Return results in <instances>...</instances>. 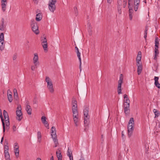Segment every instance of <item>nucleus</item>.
Instances as JSON below:
<instances>
[{
    "label": "nucleus",
    "instance_id": "3c124183",
    "mask_svg": "<svg viewBox=\"0 0 160 160\" xmlns=\"http://www.w3.org/2000/svg\"><path fill=\"white\" fill-rule=\"evenodd\" d=\"M4 48V45L1 44H0V49L1 51H2Z\"/></svg>",
    "mask_w": 160,
    "mask_h": 160
},
{
    "label": "nucleus",
    "instance_id": "f03ea898",
    "mask_svg": "<svg viewBox=\"0 0 160 160\" xmlns=\"http://www.w3.org/2000/svg\"><path fill=\"white\" fill-rule=\"evenodd\" d=\"M31 25L32 27V31L36 34L39 33L38 27L37 22H35L34 20H32L31 21Z\"/></svg>",
    "mask_w": 160,
    "mask_h": 160
},
{
    "label": "nucleus",
    "instance_id": "393cba45",
    "mask_svg": "<svg viewBox=\"0 0 160 160\" xmlns=\"http://www.w3.org/2000/svg\"><path fill=\"white\" fill-rule=\"evenodd\" d=\"M53 141H54V143L55 144V146H54V147H57V146H58V140L56 138V135L55 134H54L53 136Z\"/></svg>",
    "mask_w": 160,
    "mask_h": 160
},
{
    "label": "nucleus",
    "instance_id": "39448f33",
    "mask_svg": "<svg viewBox=\"0 0 160 160\" xmlns=\"http://www.w3.org/2000/svg\"><path fill=\"white\" fill-rule=\"evenodd\" d=\"M123 75L122 74H121L120 76L119 80L118 81L117 92L118 94L121 93V85L123 82Z\"/></svg>",
    "mask_w": 160,
    "mask_h": 160
},
{
    "label": "nucleus",
    "instance_id": "9d476101",
    "mask_svg": "<svg viewBox=\"0 0 160 160\" xmlns=\"http://www.w3.org/2000/svg\"><path fill=\"white\" fill-rule=\"evenodd\" d=\"M61 149L60 148H58L56 151V155L58 158V160H62V156L61 154Z\"/></svg>",
    "mask_w": 160,
    "mask_h": 160
},
{
    "label": "nucleus",
    "instance_id": "2f4dec72",
    "mask_svg": "<svg viewBox=\"0 0 160 160\" xmlns=\"http://www.w3.org/2000/svg\"><path fill=\"white\" fill-rule=\"evenodd\" d=\"M142 65H139L138 66L137 72L138 75H139L142 72Z\"/></svg>",
    "mask_w": 160,
    "mask_h": 160
},
{
    "label": "nucleus",
    "instance_id": "69168bd1",
    "mask_svg": "<svg viewBox=\"0 0 160 160\" xmlns=\"http://www.w3.org/2000/svg\"><path fill=\"white\" fill-rule=\"evenodd\" d=\"M4 143H5V145H8V140H7L5 139V140Z\"/></svg>",
    "mask_w": 160,
    "mask_h": 160
},
{
    "label": "nucleus",
    "instance_id": "37998d69",
    "mask_svg": "<svg viewBox=\"0 0 160 160\" xmlns=\"http://www.w3.org/2000/svg\"><path fill=\"white\" fill-rule=\"evenodd\" d=\"M38 65H35V64L34 65H32L31 66V69L32 71H34L36 68H37Z\"/></svg>",
    "mask_w": 160,
    "mask_h": 160
},
{
    "label": "nucleus",
    "instance_id": "6e6552de",
    "mask_svg": "<svg viewBox=\"0 0 160 160\" xmlns=\"http://www.w3.org/2000/svg\"><path fill=\"white\" fill-rule=\"evenodd\" d=\"M73 119L74 124L76 126L78 125V113H73Z\"/></svg>",
    "mask_w": 160,
    "mask_h": 160
},
{
    "label": "nucleus",
    "instance_id": "4d7b16f0",
    "mask_svg": "<svg viewBox=\"0 0 160 160\" xmlns=\"http://www.w3.org/2000/svg\"><path fill=\"white\" fill-rule=\"evenodd\" d=\"M79 62H80L79 68L80 69V71L81 72V64H82L81 59L79 60Z\"/></svg>",
    "mask_w": 160,
    "mask_h": 160
},
{
    "label": "nucleus",
    "instance_id": "1a4fd4ad",
    "mask_svg": "<svg viewBox=\"0 0 160 160\" xmlns=\"http://www.w3.org/2000/svg\"><path fill=\"white\" fill-rule=\"evenodd\" d=\"M6 29V25L5 24L3 18H2L0 24V30L5 31Z\"/></svg>",
    "mask_w": 160,
    "mask_h": 160
},
{
    "label": "nucleus",
    "instance_id": "f8f14e48",
    "mask_svg": "<svg viewBox=\"0 0 160 160\" xmlns=\"http://www.w3.org/2000/svg\"><path fill=\"white\" fill-rule=\"evenodd\" d=\"M34 57L33 59V63L35 65L39 64V62H38V56L37 54L35 53L34 54Z\"/></svg>",
    "mask_w": 160,
    "mask_h": 160
},
{
    "label": "nucleus",
    "instance_id": "473e14b6",
    "mask_svg": "<svg viewBox=\"0 0 160 160\" xmlns=\"http://www.w3.org/2000/svg\"><path fill=\"white\" fill-rule=\"evenodd\" d=\"M42 44L45 51L46 52H46H47L48 51V43L47 42L45 43H42Z\"/></svg>",
    "mask_w": 160,
    "mask_h": 160
},
{
    "label": "nucleus",
    "instance_id": "8fccbe9b",
    "mask_svg": "<svg viewBox=\"0 0 160 160\" xmlns=\"http://www.w3.org/2000/svg\"><path fill=\"white\" fill-rule=\"evenodd\" d=\"M147 29H146L144 31V37L145 39H146L147 37Z\"/></svg>",
    "mask_w": 160,
    "mask_h": 160
},
{
    "label": "nucleus",
    "instance_id": "de8ad7c7",
    "mask_svg": "<svg viewBox=\"0 0 160 160\" xmlns=\"http://www.w3.org/2000/svg\"><path fill=\"white\" fill-rule=\"evenodd\" d=\"M8 145H5L4 148V152H8Z\"/></svg>",
    "mask_w": 160,
    "mask_h": 160
},
{
    "label": "nucleus",
    "instance_id": "5fc2aeb1",
    "mask_svg": "<svg viewBox=\"0 0 160 160\" xmlns=\"http://www.w3.org/2000/svg\"><path fill=\"white\" fill-rule=\"evenodd\" d=\"M123 1V8H125L126 5H127V1L126 0H124Z\"/></svg>",
    "mask_w": 160,
    "mask_h": 160
},
{
    "label": "nucleus",
    "instance_id": "5701e85b",
    "mask_svg": "<svg viewBox=\"0 0 160 160\" xmlns=\"http://www.w3.org/2000/svg\"><path fill=\"white\" fill-rule=\"evenodd\" d=\"M13 93L14 99L16 100H18V99L19 98L17 90L16 88L14 89Z\"/></svg>",
    "mask_w": 160,
    "mask_h": 160
},
{
    "label": "nucleus",
    "instance_id": "ddd939ff",
    "mask_svg": "<svg viewBox=\"0 0 160 160\" xmlns=\"http://www.w3.org/2000/svg\"><path fill=\"white\" fill-rule=\"evenodd\" d=\"M26 103L27 106L26 108V110L29 115H31L32 114V109L30 106L29 105L28 102H26Z\"/></svg>",
    "mask_w": 160,
    "mask_h": 160
},
{
    "label": "nucleus",
    "instance_id": "4be33fe9",
    "mask_svg": "<svg viewBox=\"0 0 160 160\" xmlns=\"http://www.w3.org/2000/svg\"><path fill=\"white\" fill-rule=\"evenodd\" d=\"M159 48L155 47V54L154 58V59L156 60L157 58V57L159 54V52L158 50Z\"/></svg>",
    "mask_w": 160,
    "mask_h": 160
},
{
    "label": "nucleus",
    "instance_id": "aec40b11",
    "mask_svg": "<svg viewBox=\"0 0 160 160\" xmlns=\"http://www.w3.org/2000/svg\"><path fill=\"white\" fill-rule=\"evenodd\" d=\"M72 109L73 113L76 114V113H78L77 105H72Z\"/></svg>",
    "mask_w": 160,
    "mask_h": 160
},
{
    "label": "nucleus",
    "instance_id": "6ab92c4d",
    "mask_svg": "<svg viewBox=\"0 0 160 160\" xmlns=\"http://www.w3.org/2000/svg\"><path fill=\"white\" fill-rule=\"evenodd\" d=\"M7 95L8 101L10 102H11L12 101V92L9 89L7 91Z\"/></svg>",
    "mask_w": 160,
    "mask_h": 160
},
{
    "label": "nucleus",
    "instance_id": "cd10ccee",
    "mask_svg": "<svg viewBox=\"0 0 160 160\" xmlns=\"http://www.w3.org/2000/svg\"><path fill=\"white\" fill-rule=\"evenodd\" d=\"M155 47L159 48V40L157 37H156L155 40Z\"/></svg>",
    "mask_w": 160,
    "mask_h": 160
},
{
    "label": "nucleus",
    "instance_id": "4468645a",
    "mask_svg": "<svg viewBox=\"0 0 160 160\" xmlns=\"http://www.w3.org/2000/svg\"><path fill=\"white\" fill-rule=\"evenodd\" d=\"M3 114L5 122H9L8 114L5 110H4L3 111Z\"/></svg>",
    "mask_w": 160,
    "mask_h": 160
},
{
    "label": "nucleus",
    "instance_id": "680f3d73",
    "mask_svg": "<svg viewBox=\"0 0 160 160\" xmlns=\"http://www.w3.org/2000/svg\"><path fill=\"white\" fill-rule=\"evenodd\" d=\"M54 134H55L56 135V132H54L53 133H52L51 132V136H52V138L53 139V136L54 135Z\"/></svg>",
    "mask_w": 160,
    "mask_h": 160
},
{
    "label": "nucleus",
    "instance_id": "f704fd0d",
    "mask_svg": "<svg viewBox=\"0 0 160 160\" xmlns=\"http://www.w3.org/2000/svg\"><path fill=\"white\" fill-rule=\"evenodd\" d=\"M139 53H141V52H139L136 58V61H140L141 59V54H139Z\"/></svg>",
    "mask_w": 160,
    "mask_h": 160
},
{
    "label": "nucleus",
    "instance_id": "052dcab7",
    "mask_svg": "<svg viewBox=\"0 0 160 160\" xmlns=\"http://www.w3.org/2000/svg\"><path fill=\"white\" fill-rule=\"evenodd\" d=\"M113 0H107V2L108 3L111 4Z\"/></svg>",
    "mask_w": 160,
    "mask_h": 160
},
{
    "label": "nucleus",
    "instance_id": "4c0bfd02",
    "mask_svg": "<svg viewBox=\"0 0 160 160\" xmlns=\"http://www.w3.org/2000/svg\"><path fill=\"white\" fill-rule=\"evenodd\" d=\"M6 126V129L8 131L9 129V125H10V122H5Z\"/></svg>",
    "mask_w": 160,
    "mask_h": 160
},
{
    "label": "nucleus",
    "instance_id": "49530a36",
    "mask_svg": "<svg viewBox=\"0 0 160 160\" xmlns=\"http://www.w3.org/2000/svg\"><path fill=\"white\" fill-rule=\"evenodd\" d=\"M124 103H130V101L128 98L125 99L124 100Z\"/></svg>",
    "mask_w": 160,
    "mask_h": 160
},
{
    "label": "nucleus",
    "instance_id": "7ed1b4c3",
    "mask_svg": "<svg viewBox=\"0 0 160 160\" xmlns=\"http://www.w3.org/2000/svg\"><path fill=\"white\" fill-rule=\"evenodd\" d=\"M45 81L47 83V88L51 92H53L54 91L53 85L51 79L48 77H46Z\"/></svg>",
    "mask_w": 160,
    "mask_h": 160
},
{
    "label": "nucleus",
    "instance_id": "dca6fc26",
    "mask_svg": "<svg viewBox=\"0 0 160 160\" xmlns=\"http://www.w3.org/2000/svg\"><path fill=\"white\" fill-rule=\"evenodd\" d=\"M134 9L135 11H137L140 3V0H134Z\"/></svg>",
    "mask_w": 160,
    "mask_h": 160
},
{
    "label": "nucleus",
    "instance_id": "c756f323",
    "mask_svg": "<svg viewBox=\"0 0 160 160\" xmlns=\"http://www.w3.org/2000/svg\"><path fill=\"white\" fill-rule=\"evenodd\" d=\"M153 112L155 114V118H156L157 117H158L160 114V113L158 111L157 109H154L153 110Z\"/></svg>",
    "mask_w": 160,
    "mask_h": 160
},
{
    "label": "nucleus",
    "instance_id": "f257e3e1",
    "mask_svg": "<svg viewBox=\"0 0 160 160\" xmlns=\"http://www.w3.org/2000/svg\"><path fill=\"white\" fill-rule=\"evenodd\" d=\"M134 120L133 118H130L128 125V136L130 138L132 135L134 128Z\"/></svg>",
    "mask_w": 160,
    "mask_h": 160
},
{
    "label": "nucleus",
    "instance_id": "0e129e2a",
    "mask_svg": "<svg viewBox=\"0 0 160 160\" xmlns=\"http://www.w3.org/2000/svg\"><path fill=\"white\" fill-rule=\"evenodd\" d=\"M16 127L15 126H13L12 129L14 131H15L16 130Z\"/></svg>",
    "mask_w": 160,
    "mask_h": 160
},
{
    "label": "nucleus",
    "instance_id": "c9c22d12",
    "mask_svg": "<svg viewBox=\"0 0 160 160\" xmlns=\"http://www.w3.org/2000/svg\"><path fill=\"white\" fill-rule=\"evenodd\" d=\"M5 157L7 160H9L10 155L8 152H4Z\"/></svg>",
    "mask_w": 160,
    "mask_h": 160
},
{
    "label": "nucleus",
    "instance_id": "423d86ee",
    "mask_svg": "<svg viewBox=\"0 0 160 160\" xmlns=\"http://www.w3.org/2000/svg\"><path fill=\"white\" fill-rule=\"evenodd\" d=\"M16 112L17 117L16 119L18 121H20L22 118V113L21 112V108L20 105H18L17 108Z\"/></svg>",
    "mask_w": 160,
    "mask_h": 160
},
{
    "label": "nucleus",
    "instance_id": "13d9d810",
    "mask_svg": "<svg viewBox=\"0 0 160 160\" xmlns=\"http://www.w3.org/2000/svg\"><path fill=\"white\" fill-rule=\"evenodd\" d=\"M123 97H124V99H127V98H128V96L127 94H124V95H123Z\"/></svg>",
    "mask_w": 160,
    "mask_h": 160
},
{
    "label": "nucleus",
    "instance_id": "0eeeda50",
    "mask_svg": "<svg viewBox=\"0 0 160 160\" xmlns=\"http://www.w3.org/2000/svg\"><path fill=\"white\" fill-rule=\"evenodd\" d=\"M56 1L55 0H50L48 4L49 10L52 12H53L56 9L55 4Z\"/></svg>",
    "mask_w": 160,
    "mask_h": 160
},
{
    "label": "nucleus",
    "instance_id": "a211bd4d",
    "mask_svg": "<svg viewBox=\"0 0 160 160\" xmlns=\"http://www.w3.org/2000/svg\"><path fill=\"white\" fill-rule=\"evenodd\" d=\"M159 78L158 77L155 76L154 78V80L155 81L154 84L156 87L158 88H160V84L158 82Z\"/></svg>",
    "mask_w": 160,
    "mask_h": 160
},
{
    "label": "nucleus",
    "instance_id": "a18cd8bd",
    "mask_svg": "<svg viewBox=\"0 0 160 160\" xmlns=\"http://www.w3.org/2000/svg\"><path fill=\"white\" fill-rule=\"evenodd\" d=\"M129 109H124V112L126 114L128 115L129 113Z\"/></svg>",
    "mask_w": 160,
    "mask_h": 160
},
{
    "label": "nucleus",
    "instance_id": "6e6d98bb",
    "mask_svg": "<svg viewBox=\"0 0 160 160\" xmlns=\"http://www.w3.org/2000/svg\"><path fill=\"white\" fill-rule=\"evenodd\" d=\"M85 128H84V131L86 132L87 131L88 129V126H86L85 125H84Z\"/></svg>",
    "mask_w": 160,
    "mask_h": 160
},
{
    "label": "nucleus",
    "instance_id": "ea45409f",
    "mask_svg": "<svg viewBox=\"0 0 160 160\" xmlns=\"http://www.w3.org/2000/svg\"><path fill=\"white\" fill-rule=\"evenodd\" d=\"M41 42H42V43L47 42V39H46V37H44L43 38H42L41 40Z\"/></svg>",
    "mask_w": 160,
    "mask_h": 160
},
{
    "label": "nucleus",
    "instance_id": "c85d7f7f",
    "mask_svg": "<svg viewBox=\"0 0 160 160\" xmlns=\"http://www.w3.org/2000/svg\"><path fill=\"white\" fill-rule=\"evenodd\" d=\"M37 138L38 142H40L41 141V134L40 131H38L37 132Z\"/></svg>",
    "mask_w": 160,
    "mask_h": 160
},
{
    "label": "nucleus",
    "instance_id": "603ef678",
    "mask_svg": "<svg viewBox=\"0 0 160 160\" xmlns=\"http://www.w3.org/2000/svg\"><path fill=\"white\" fill-rule=\"evenodd\" d=\"M51 130L52 131L51 132L52 133H53L54 132H56V129H55V128L54 127H52V128L51 129Z\"/></svg>",
    "mask_w": 160,
    "mask_h": 160
},
{
    "label": "nucleus",
    "instance_id": "9b49d317",
    "mask_svg": "<svg viewBox=\"0 0 160 160\" xmlns=\"http://www.w3.org/2000/svg\"><path fill=\"white\" fill-rule=\"evenodd\" d=\"M46 118L45 116H42L41 118V121L42 123L44 125L45 127L48 129L49 128V125L48 122L46 121Z\"/></svg>",
    "mask_w": 160,
    "mask_h": 160
},
{
    "label": "nucleus",
    "instance_id": "e2e57ef3",
    "mask_svg": "<svg viewBox=\"0 0 160 160\" xmlns=\"http://www.w3.org/2000/svg\"><path fill=\"white\" fill-rule=\"evenodd\" d=\"M118 12L119 14H121V13L122 12V11H121V9H119V8H118Z\"/></svg>",
    "mask_w": 160,
    "mask_h": 160
},
{
    "label": "nucleus",
    "instance_id": "338daca9",
    "mask_svg": "<svg viewBox=\"0 0 160 160\" xmlns=\"http://www.w3.org/2000/svg\"><path fill=\"white\" fill-rule=\"evenodd\" d=\"M4 40H1L0 41V44H1L3 45Z\"/></svg>",
    "mask_w": 160,
    "mask_h": 160
},
{
    "label": "nucleus",
    "instance_id": "412c9836",
    "mask_svg": "<svg viewBox=\"0 0 160 160\" xmlns=\"http://www.w3.org/2000/svg\"><path fill=\"white\" fill-rule=\"evenodd\" d=\"M67 155L69 158L70 160H73V158L72 155V152L69 148H68V150L67 151Z\"/></svg>",
    "mask_w": 160,
    "mask_h": 160
},
{
    "label": "nucleus",
    "instance_id": "b1692460",
    "mask_svg": "<svg viewBox=\"0 0 160 160\" xmlns=\"http://www.w3.org/2000/svg\"><path fill=\"white\" fill-rule=\"evenodd\" d=\"M42 16L41 13H39L36 15V20L37 21H40L42 19Z\"/></svg>",
    "mask_w": 160,
    "mask_h": 160
},
{
    "label": "nucleus",
    "instance_id": "09e8293b",
    "mask_svg": "<svg viewBox=\"0 0 160 160\" xmlns=\"http://www.w3.org/2000/svg\"><path fill=\"white\" fill-rule=\"evenodd\" d=\"M17 57V54L16 53L14 54L13 55V56H12V59H13V60H15L16 59Z\"/></svg>",
    "mask_w": 160,
    "mask_h": 160
},
{
    "label": "nucleus",
    "instance_id": "79ce46f5",
    "mask_svg": "<svg viewBox=\"0 0 160 160\" xmlns=\"http://www.w3.org/2000/svg\"><path fill=\"white\" fill-rule=\"evenodd\" d=\"M4 40V35L3 33H1L0 34V41Z\"/></svg>",
    "mask_w": 160,
    "mask_h": 160
},
{
    "label": "nucleus",
    "instance_id": "7c9ffc66",
    "mask_svg": "<svg viewBox=\"0 0 160 160\" xmlns=\"http://www.w3.org/2000/svg\"><path fill=\"white\" fill-rule=\"evenodd\" d=\"M14 152L15 153V156L17 158H18L19 157V148H14Z\"/></svg>",
    "mask_w": 160,
    "mask_h": 160
},
{
    "label": "nucleus",
    "instance_id": "2eb2a0df",
    "mask_svg": "<svg viewBox=\"0 0 160 160\" xmlns=\"http://www.w3.org/2000/svg\"><path fill=\"white\" fill-rule=\"evenodd\" d=\"M0 117L1 119V121L2 123V125L3 126V132H4L5 130V124L4 122V119L3 118L2 113V112L1 109H0Z\"/></svg>",
    "mask_w": 160,
    "mask_h": 160
},
{
    "label": "nucleus",
    "instance_id": "bf43d9fd",
    "mask_svg": "<svg viewBox=\"0 0 160 160\" xmlns=\"http://www.w3.org/2000/svg\"><path fill=\"white\" fill-rule=\"evenodd\" d=\"M136 63H137V66H138L139 65H142L140 64V61H136Z\"/></svg>",
    "mask_w": 160,
    "mask_h": 160
},
{
    "label": "nucleus",
    "instance_id": "c03bdc74",
    "mask_svg": "<svg viewBox=\"0 0 160 160\" xmlns=\"http://www.w3.org/2000/svg\"><path fill=\"white\" fill-rule=\"evenodd\" d=\"M87 27L89 29V31H91V29L92 28L91 26V24L89 22H88L87 24Z\"/></svg>",
    "mask_w": 160,
    "mask_h": 160
},
{
    "label": "nucleus",
    "instance_id": "f3484780",
    "mask_svg": "<svg viewBox=\"0 0 160 160\" xmlns=\"http://www.w3.org/2000/svg\"><path fill=\"white\" fill-rule=\"evenodd\" d=\"M89 109V108L87 107L85 108L84 109L83 113L84 118H89V116L88 115Z\"/></svg>",
    "mask_w": 160,
    "mask_h": 160
},
{
    "label": "nucleus",
    "instance_id": "e433bc0d",
    "mask_svg": "<svg viewBox=\"0 0 160 160\" xmlns=\"http://www.w3.org/2000/svg\"><path fill=\"white\" fill-rule=\"evenodd\" d=\"M130 103H124V109H129Z\"/></svg>",
    "mask_w": 160,
    "mask_h": 160
},
{
    "label": "nucleus",
    "instance_id": "20e7f679",
    "mask_svg": "<svg viewBox=\"0 0 160 160\" xmlns=\"http://www.w3.org/2000/svg\"><path fill=\"white\" fill-rule=\"evenodd\" d=\"M128 8L129 10V16L130 20H131L132 18V14L133 12V2L132 0H128Z\"/></svg>",
    "mask_w": 160,
    "mask_h": 160
},
{
    "label": "nucleus",
    "instance_id": "58836bf2",
    "mask_svg": "<svg viewBox=\"0 0 160 160\" xmlns=\"http://www.w3.org/2000/svg\"><path fill=\"white\" fill-rule=\"evenodd\" d=\"M73 9H74V12L75 14V16H77V15H78V10L77 9V8L76 7H74L73 8Z\"/></svg>",
    "mask_w": 160,
    "mask_h": 160
},
{
    "label": "nucleus",
    "instance_id": "72a5a7b5",
    "mask_svg": "<svg viewBox=\"0 0 160 160\" xmlns=\"http://www.w3.org/2000/svg\"><path fill=\"white\" fill-rule=\"evenodd\" d=\"M89 118H84V125L88 126L89 123Z\"/></svg>",
    "mask_w": 160,
    "mask_h": 160
},
{
    "label": "nucleus",
    "instance_id": "774afa93",
    "mask_svg": "<svg viewBox=\"0 0 160 160\" xmlns=\"http://www.w3.org/2000/svg\"><path fill=\"white\" fill-rule=\"evenodd\" d=\"M121 0H119L118 1V4L119 5H121Z\"/></svg>",
    "mask_w": 160,
    "mask_h": 160
},
{
    "label": "nucleus",
    "instance_id": "bb28decb",
    "mask_svg": "<svg viewBox=\"0 0 160 160\" xmlns=\"http://www.w3.org/2000/svg\"><path fill=\"white\" fill-rule=\"evenodd\" d=\"M7 3L6 2H2L1 6L2 10L3 12H4L6 10Z\"/></svg>",
    "mask_w": 160,
    "mask_h": 160
},
{
    "label": "nucleus",
    "instance_id": "a878e982",
    "mask_svg": "<svg viewBox=\"0 0 160 160\" xmlns=\"http://www.w3.org/2000/svg\"><path fill=\"white\" fill-rule=\"evenodd\" d=\"M75 50L76 51V52L77 53V55L78 58L79 60H81V53L79 52V49L78 47H75Z\"/></svg>",
    "mask_w": 160,
    "mask_h": 160
},
{
    "label": "nucleus",
    "instance_id": "864d4df0",
    "mask_svg": "<svg viewBox=\"0 0 160 160\" xmlns=\"http://www.w3.org/2000/svg\"><path fill=\"white\" fill-rule=\"evenodd\" d=\"M14 148H19V147L18 143L17 142H16L14 143Z\"/></svg>",
    "mask_w": 160,
    "mask_h": 160
},
{
    "label": "nucleus",
    "instance_id": "a19ab883",
    "mask_svg": "<svg viewBox=\"0 0 160 160\" xmlns=\"http://www.w3.org/2000/svg\"><path fill=\"white\" fill-rule=\"evenodd\" d=\"M72 105H77V101L76 100L75 98L73 97L72 101Z\"/></svg>",
    "mask_w": 160,
    "mask_h": 160
}]
</instances>
